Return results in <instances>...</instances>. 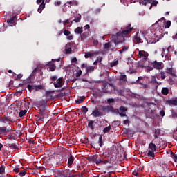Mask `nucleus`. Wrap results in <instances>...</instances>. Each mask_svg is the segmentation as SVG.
Segmentation results:
<instances>
[{
	"label": "nucleus",
	"instance_id": "61",
	"mask_svg": "<svg viewBox=\"0 0 177 177\" xmlns=\"http://www.w3.org/2000/svg\"><path fill=\"white\" fill-rule=\"evenodd\" d=\"M119 115L120 116V117H127V113H122V112H119Z\"/></svg>",
	"mask_w": 177,
	"mask_h": 177
},
{
	"label": "nucleus",
	"instance_id": "62",
	"mask_svg": "<svg viewBox=\"0 0 177 177\" xmlns=\"http://www.w3.org/2000/svg\"><path fill=\"white\" fill-rule=\"evenodd\" d=\"M160 114L161 117H164V115H165V111L164 110H162Z\"/></svg>",
	"mask_w": 177,
	"mask_h": 177
},
{
	"label": "nucleus",
	"instance_id": "24",
	"mask_svg": "<svg viewBox=\"0 0 177 177\" xmlns=\"http://www.w3.org/2000/svg\"><path fill=\"white\" fill-rule=\"evenodd\" d=\"M160 133H161V131L159 129L155 130L154 135H153L155 139H158V136H160Z\"/></svg>",
	"mask_w": 177,
	"mask_h": 177
},
{
	"label": "nucleus",
	"instance_id": "50",
	"mask_svg": "<svg viewBox=\"0 0 177 177\" xmlns=\"http://www.w3.org/2000/svg\"><path fill=\"white\" fill-rule=\"evenodd\" d=\"M13 171L16 172V174H19V172H20V169L18 166H15V167L13 169Z\"/></svg>",
	"mask_w": 177,
	"mask_h": 177
},
{
	"label": "nucleus",
	"instance_id": "34",
	"mask_svg": "<svg viewBox=\"0 0 177 177\" xmlns=\"http://www.w3.org/2000/svg\"><path fill=\"white\" fill-rule=\"evenodd\" d=\"M94 70H95V67L90 66L86 68V73H92V71H94Z\"/></svg>",
	"mask_w": 177,
	"mask_h": 177
},
{
	"label": "nucleus",
	"instance_id": "54",
	"mask_svg": "<svg viewBox=\"0 0 177 177\" xmlns=\"http://www.w3.org/2000/svg\"><path fill=\"white\" fill-rule=\"evenodd\" d=\"M165 60H169L171 59V54H166L165 56Z\"/></svg>",
	"mask_w": 177,
	"mask_h": 177
},
{
	"label": "nucleus",
	"instance_id": "13",
	"mask_svg": "<svg viewBox=\"0 0 177 177\" xmlns=\"http://www.w3.org/2000/svg\"><path fill=\"white\" fill-rule=\"evenodd\" d=\"M166 73L167 74H171L172 77H176V72H175L172 68H167Z\"/></svg>",
	"mask_w": 177,
	"mask_h": 177
},
{
	"label": "nucleus",
	"instance_id": "16",
	"mask_svg": "<svg viewBox=\"0 0 177 177\" xmlns=\"http://www.w3.org/2000/svg\"><path fill=\"white\" fill-rule=\"evenodd\" d=\"M73 162H74V157L73 156V154L70 153V156L68 159V167H71V165H73Z\"/></svg>",
	"mask_w": 177,
	"mask_h": 177
},
{
	"label": "nucleus",
	"instance_id": "28",
	"mask_svg": "<svg viewBox=\"0 0 177 177\" xmlns=\"http://www.w3.org/2000/svg\"><path fill=\"white\" fill-rule=\"evenodd\" d=\"M98 143H99L100 147H102L103 146V136H100Z\"/></svg>",
	"mask_w": 177,
	"mask_h": 177
},
{
	"label": "nucleus",
	"instance_id": "63",
	"mask_svg": "<svg viewBox=\"0 0 177 177\" xmlns=\"http://www.w3.org/2000/svg\"><path fill=\"white\" fill-rule=\"evenodd\" d=\"M93 45H95V46L99 45V41L93 40Z\"/></svg>",
	"mask_w": 177,
	"mask_h": 177
},
{
	"label": "nucleus",
	"instance_id": "1",
	"mask_svg": "<svg viewBox=\"0 0 177 177\" xmlns=\"http://www.w3.org/2000/svg\"><path fill=\"white\" fill-rule=\"evenodd\" d=\"M132 31H133V28L131 27V24H129L126 27L123 28L122 30L118 32L115 35H112V40L103 45L104 50L115 52L117 50L115 46L120 45V44H124L125 42V37H128Z\"/></svg>",
	"mask_w": 177,
	"mask_h": 177
},
{
	"label": "nucleus",
	"instance_id": "19",
	"mask_svg": "<svg viewBox=\"0 0 177 177\" xmlns=\"http://www.w3.org/2000/svg\"><path fill=\"white\" fill-rule=\"evenodd\" d=\"M27 88H28L29 92H30V93L32 92V91H37L36 86L28 84Z\"/></svg>",
	"mask_w": 177,
	"mask_h": 177
},
{
	"label": "nucleus",
	"instance_id": "11",
	"mask_svg": "<svg viewBox=\"0 0 177 177\" xmlns=\"http://www.w3.org/2000/svg\"><path fill=\"white\" fill-rule=\"evenodd\" d=\"M62 177H69L71 176V171L70 170H64L61 172Z\"/></svg>",
	"mask_w": 177,
	"mask_h": 177
},
{
	"label": "nucleus",
	"instance_id": "32",
	"mask_svg": "<svg viewBox=\"0 0 177 177\" xmlns=\"http://www.w3.org/2000/svg\"><path fill=\"white\" fill-rule=\"evenodd\" d=\"M3 174H5V166L1 165L0 167V175H3Z\"/></svg>",
	"mask_w": 177,
	"mask_h": 177
},
{
	"label": "nucleus",
	"instance_id": "55",
	"mask_svg": "<svg viewBox=\"0 0 177 177\" xmlns=\"http://www.w3.org/2000/svg\"><path fill=\"white\" fill-rule=\"evenodd\" d=\"M9 147H12V149H17L16 144H11L10 145H9Z\"/></svg>",
	"mask_w": 177,
	"mask_h": 177
},
{
	"label": "nucleus",
	"instance_id": "60",
	"mask_svg": "<svg viewBox=\"0 0 177 177\" xmlns=\"http://www.w3.org/2000/svg\"><path fill=\"white\" fill-rule=\"evenodd\" d=\"M153 70H154V66H147V71H151Z\"/></svg>",
	"mask_w": 177,
	"mask_h": 177
},
{
	"label": "nucleus",
	"instance_id": "45",
	"mask_svg": "<svg viewBox=\"0 0 177 177\" xmlns=\"http://www.w3.org/2000/svg\"><path fill=\"white\" fill-rule=\"evenodd\" d=\"M82 74V71H81V69H80L77 72H76V77L78 78L80 77H81V75Z\"/></svg>",
	"mask_w": 177,
	"mask_h": 177
},
{
	"label": "nucleus",
	"instance_id": "25",
	"mask_svg": "<svg viewBox=\"0 0 177 177\" xmlns=\"http://www.w3.org/2000/svg\"><path fill=\"white\" fill-rule=\"evenodd\" d=\"M94 122H95L93 120H89L88 122V128H91V129H95V127H93Z\"/></svg>",
	"mask_w": 177,
	"mask_h": 177
},
{
	"label": "nucleus",
	"instance_id": "17",
	"mask_svg": "<svg viewBox=\"0 0 177 177\" xmlns=\"http://www.w3.org/2000/svg\"><path fill=\"white\" fill-rule=\"evenodd\" d=\"M167 103L171 106H177V97L167 100Z\"/></svg>",
	"mask_w": 177,
	"mask_h": 177
},
{
	"label": "nucleus",
	"instance_id": "7",
	"mask_svg": "<svg viewBox=\"0 0 177 177\" xmlns=\"http://www.w3.org/2000/svg\"><path fill=\"white\" fill-rule=\"evenodd\" d=\"M99 55V51H90L84 53L85 59H89V57H95Z\"/></svg>",
	"mask_w": 177,
	"mask_h": 177
},
{
	"label": "nucleus",
	"instance_id": "52",
	"mask_svg": "<svg viewBox=\"0 0 177 177\" xmlns=\"http://www.w3.org/2000/svg\"><path fill=\"white\" fill-rule=\"evenodd\" d=\"M129 49V46H124L122 48V50H123V52H127V50H128Z\"/></svg>",
	"mask_w": 177,
	"mask_h": 177
},
{
	"label": "nucleus",
	"instance_id": "27",
	"mask_svg": "<svg viewBox=\"0 0 177 177\" xmlns=\"http://www.w3.org/2000/svg\"><path fill=\"white\" fill-rule=\"evenodd\" d=\"M110 129H111V126H107L103 129L104 133H109V132H110Z\"/></svg>",
	"mask_w": 177,
	"mask_h": 177
},
{
	"label": "nucleus",
	"instance_id": "26",
	"mask_svg": "<svg viewBox=\"0 0 177 177\" xmlns=\"http://www.w3.org/2000/svg\"><path fill=\"white\" fill-rule=\"evenodd\" d=\"M26 113H27V110H21L19 113V117L21 118V117H24V115H26Z\"/></svg>",
	"mask_w": 177,
	"mask_h": 177
},
{
	"label": "nucleus",
	"instance_id": "3",
	"mask_svg": "<svg viewBox=\"0 0 177 177\" xmlns=\"http://www.w3.org/2000/svg\"><path fill=\"white\" fill-rule=\"evenodd\" d=\"M149 148L151 150L148 151L149 157H155L156 155L154 154V153L157 151V145H156V144L153 142H150L149 145Z\"/></svg>",
	"mask_w": 177,
	"mask_h": 177
},
{
	"label": "nucleus",
	"instance_id": "58",
	"mask_svg": "<svg viewBox=\"0 0 177 177\" xmlns=\"http://www.w3.org/2000/svg\"><path fill=\"white\" fill-rule=\"evenodd\" d=\"M44 120H45V117L41 115L38 117V121H44Z\"/></svg>",
	"mask_w": 177,
	"mask_h": 177
},
{
	"label": "nucleus",
	"instance_id": "6",
	"mask_svg": "<svg viewBox=\"0 0 177 177\" xmlns=\"http://www.w3.org/2000/svg\"><path fill=\"white\" fill-rule=\"evenodd\" d=\"M41 106H41L39 109V114H40V115L41 117H44L45 118V115H46V102L44 103V104H39V107Z\"/></svg>",
	"mask_w": 177,
	"mask_h": 177
},
{
	"label": "nucleus",
	"instance_id": "20",
	"mask_svg": "<svg viewBox=\"0 0 177 177\" xmlns=\"http://www.w3.org/2000/svg\"><path fill=\"white\" fill-rule=\"evenodd\" d=\"M84 100H85V96H82L75 100V103L77 104H81V103H84Z\"/></svg>",
	"mask_w": 177,
	"mask_h": 177
},
{
	"label": "nucleus",
	"instance_id": "14",
	"mask_svg": "<svg viewBox=\"0 0 177 177\" xmlns=\"http://www.w3.org/2000/svg\"><path fill=\"white\" fill-rule=\"evenodd\" d=\"M71 52H73V50H71V47L70 46V44H67L65 46V53H66V55H70V54H71Z\"/></svg>",
	"mask_w": 177,
	"mask_h": 177
},
{
	"label": "nucleus",
	"instance_id": "2",
	"mask_svg": "<svg viewBox=\"0 0 177 177\" xmlns=\"http://www.w3.org/2000/svg\"><path fill=\"white\" fill-rule=\"evenodd\" d=\"M103 107H106V106L105 105L100 106V110H101V111L98 109H95V110H93L92 111L93 117H94L95 118H97V117H103V115H106V114H107L106 111H104Z\"/></svg>",
	"mask_w": 177,
	"mask_h": 177
},
{
	"label": "nucleus",
	"instance_id": "49",
	"mask_svg": "<svg viewBox=\"0 0 177 177\" xmlns=\"http://www.w3.org/2000/svg\"><path fill=\"white\" fill-rule=\"evenodd\" d=\"M42 89H44V86H42V85L36 86V91H42Z\"/></svg>",
	"mask_w": 177,
	"mask_h": 177
},
{
	"label": "nucleus",
	"instance_id": "18",
	"mask_svg": "<svg viewBox=\"0 0 177 177\" xmlns=\"http://www.w3.org/2000/svg\"><path fill=\"white\" fill-rule=\"evenodd\" d=\"M37 71H38V68H35L33 70L32 73L30 74V75L28 77V83L31 82V77H34L35 75V74L37 73Z\"/></svg>",
	"mask_w": 177,
	"mask_h": 177
},
{
	"label": "nucleus",
	"instance_id": "38",
	"mask_svg": "<svg viewBox=\"0 0 177 177\" xmlns=\"http://www.w3.org/2000/svg\"><path fill=\"white\" fill-rule=\"evenodd\" d=\"M2 122H5L6 121H9L10 122H13V120H12V118H9L8 117H6L5 118L1 120Z\"/></svg>",
	"mask_w": 177,
	"mask_h": 177
},
{
	"label": "nucleus",
	"instance_id": "37",
	"mask_svg": "<svg viewBox=\"0 0 177 177\" xmlns=\"http://www.w3.org/2000/svg\"><path fill=\"white\" fill-rule=\"evenodd\" d=\"M139 56H143V57H147V53H144L143 51L138 52Z\"/></svg>",
	"mask_w": 177,
	"mask_h": 177
},
{
	"label": "nucleus",
	"instance_id": "51",
	"mask_svg": "<svg viewBox=\"0 0 177 177\" xmlns=\"http://www.w3.org/2000/svg\"><path fill=\"white\" fill-rule=\"evenodd\" d=\"M26 171L24 170V171H20L19 175V176L23 177V176H26Z\"/></svg>",
	"mask_w": 177,
	"mask_h": 177
},
{
	"label": "nucleus",
	"instance_id": "33",
	"mask_svg": "<svg viewBox=\"0 0 177 177\" xmlns=\"http://www.w3.org/2000/svg\"><path fill=\"white\" fill-rule=\"evenodd\" d=\"M8 24H15V17H11L10 19L7 21Z\"/></svg>",
	"mask_w": 177,
	"mask_h": 177
},
{
	"label": "nucleus",
	"instance_id": "53",
	"mask_svg": "<svg viewBox=\"0 0 177 177\" xmlns=\"http://www.w3.org/2000/svg\"><path fill=\"white\" fill-rule=\"evenodd\" d=\"M102 162H103V160H102V159L98 158L97 159V161L95 162V164H97V165H99V164H102Z\"/></svg>",
	"mask_w": 177,
	"mask_h": 177
},
{
	"label": "nucleus",
	"instance_id": "64",
	"mask_svg": "<svg viewBox=\"0 0 177 177\" xmlns=\"http://www.w3.org/2000/svg\"><path fill=\"white\" fill-rule=\"evenodd\" d=\"M8 138L10 140L15 139V136H13V135H8Z\"/></svg>",
	"mask_w": 177,
	"mask_h": 177
},
{
	"label": "nucleus",
	"instance_id": "12",
	"mask_svg": "<svg viewBox=\"0 0 177 177\" xmlns=\"http://www.w3.org/2000/svg\"><path fill=\"white\" fill-rule=\"evenodd\" d=\"M46 66H48L50 71H55V70H56V65L55 64H52V62H48Z\"/></svg>",
	"mask_w": 177,
	"mask_h": 177
},
{
	"label": "nucleus",
	"instance_id": "47",
	"mask_svg": "<svg viewBox=\"0 0 177 177\" xmlns=\"http://www.w3.org/2000/svg\"><path fill=\"white\" fill-rule=\"evenodd\" d=\"M171 155L172 156L174 162H176V161H177V155L174 153V152H171Z\"/></svg>",
	"mask_w": 177,
	"mask_h": 177
},
{
	"label": "nucleus",
	"instance_id": "23",
	"mask_svg": "<svg viewBox=\"0 0 177 177\" xmlns=\"http://www.w3.org/2000/svg\"><path fill=\"white\" fill-rule=\"evenodd\" d=\"M81 15H78L76 17H75V19H73V21H75V23H80V21H81Z\"/></svg>",
	"mask_w": 177,
	"mask_h": 177
},
{
	"label": "nucleus",
	"instance_id": "36",
	"mask_svg": "<svg viewBox=\"0 0 177 177\" xmlns=\"http://www.w3.org/2000/svg\"><path fill=\"white\" fill-rule=\"evenodd\" d=\"M160 77H161V80H165V78H167V75H165V72H164L163 71H161Z\"/></svg>",
	"mask_w": 177,
	"mask_h": 177
},
{
	"label": "nucleus",
	"instance_id": "10",
	"mask_svg": "<svg viewBox=\"0 0 177 177\" xmlns=\"http://www.w3.org/2000/svg\"><path fill=\"white\" fill-rule=\"evenodd\" d=\"M12 129H7L6 127H0V135H3V133H8V132H12Z\"/></svg>",
	"mask_w": 177,
	"mask_h": 177
},
{
	"label": "nucleus",
	"instance_id": "56",
	"mask_svg": "<svg viewBox=\"0 0 177 177\" xmlns=\"http://www.w3.org/2000/svg\"><path fill=\"white\" fill-rule=\"evenodd\" d=\"M151 4H152L153 6H157V5H158V1H153Z\"/></svg>",
	"mask_w": 177,
	"mask_h": 177
},
{
	"label": "nucleus",
	"instance_id": "48",
	"mask_svg": "<svg viewBox=\"0 0 177 177\" xmlns=\"http://www.w3.org/2000/svg\"><path fill=\"white\" fill-rule=\"evenodd\" d=\"M64 34L66 35V37H68V35L71 34V32L68 30L65 29L64 30Z\"/></svg>",
	"mask_w": 177,
	"mask_h": 177
},
{
	"label": "nucleus",
	"instance_id": "31",
	"mask_svg": "<svg viewBox=\"0 0 177 177\" xmlns=\"http://www.w3.org/2000/svg\"><path fill=\"white\" fill-rule=\"evenodd\" d=\"M119 110L120 113H125V111H128V109H127L125 106H120L119 108Z\"/></svg>",
	"mask_w": 177,
	"mask_h": 177
},
{
	"label": "nucleus",
	"instance_id": "46",
	"mask_svg": "<svg viewBox=\"0 0 177 177\" xmlns=\"http://www.w3.org/2000/svg\"><path fill=\"white\" fill-rule=\"evenodd\" d=\"M115 102V100L113 98H109L107 100L108 104H111V103H114Z\"/></svg>",
	"mask_w": 177,
	"mask_h": 177
},
{
	"label": "nucleus",
	"instance_id": "43",
	"mask_svg": "<svg viewBox=\"0 0 177 177\" xmlns=\"http://www.w3.org/2000/svg\"><path fill=\"white\" fill-rule=\"evenodd\" d=\"M118 64V60L113 61L111 63V67H115Z\"/></svg>",
	"mask_w": 177,
	"mask_h": 177
},
{
	"label": "nucleus",
	"instance_id": "42",
	"mask_svg": "<svg viewBox=\"0 0 177 177\" xmlns=\"http://www.w3.org/2000/svg\"><path fill=\"white\" fill-rule=\"evenodd\" d=\"M171 27V21H167L165 25V28H169Z\"/></svg>",
	"mask_w": 177,
	"mask_h": 177
},
{
	"label": "nucleus",
	"instance_id": "29",
	"mask_svg": "<svg viewBox=\"0 0 177 177\" xmlns=\"http://www.w3.org/2000/svg\"><path fill=\"white\" fill-rule=\"evenodd\" d=\"M134 39L137 42H140V41H142V39L140 38V37H139V32L136 33V35L134 37Z\"/></svg>",
	"mask_w": 177,
	"mask_h": 177
},
{
	"label": "nucleus",
	"instance_id": "57",
	"mask_svg": "<svg viewBox=\"0 0 177 177\" xmlns=\"http://www.w3.org/2000/svg\"><path fill=\"white\" fill-rule=\"evenodd\" d=\"M171 50H174V46H169L167 48V52H171Z\"/></svg>",
	"mask_w": 177,
	"mask_h": 177
},
{
	"label": "nucleus",
	"instance_id": "30",
	"mask_svg": "<svg viewBox=\"0 0 177 177\" xmlns=\"http://www.w3.org/2000/svg\"><path fill=\"white\" fill-rule=\"evenodd\" d=\"M98 158H99V156L94 155L93 157L91 158V161H93L94 162H96Z\"/></svg>",
	"mask_w": 177,
	"mask_h": 177
},
{
	"label": "nucleus",
	"instance_id": "15",
	"mask_svg": "<svg viewBox=\"0 0 177 177\" xmlns=\"http://www.w3.org/2000/svg\"><path fill=\"white\" fill-rule=\"evenodd\" d=\"M44 9H45V0H43L41 3L39 5V6L37 9V12L39 13H42V11L44 10Z\"/></svg>",
	"mask_w": 177,
	"mask_h": 177
},
{
	"label": "nucleus",
	"instance_id": "22",
	"mask_svg": "<svg viewBox=\"0 0 177 177\" xmlns=\"http://www.w3.org/2000/svg\"><path fill=\"white\" fill-rule=\"evenodd\" d=\"M162 95H165V96H167L169 93V89L167 87H164L162 88Z\"/></svg>",
	"mask_w": 177,
	"mask_h": 177
},
{
	"label": "nucleus",
	"instance_id": "35",
	"mask_svg": "<svg viewBox=\"0 0 177 177\" xmlns=\"http://www.w3.org/2000/svg\"><path fill=\"white\" fill-rule=\"evenodd\" d=\"M68 3H69V5H71L72 6H77V5H78V1H69L68 2Z\"/></svg>",
	"mask_w": 177,
	"mask_h": 177
},
{
	"label": "nucleus",
	"instance_id": "40",
	"mask_svg": "<svg viewBox=\"0 0 177 177\" xmlns=\"http://www.w3.org/2000/svg\"><path fill=\"white\" fill-rule=\"evenodd\" d=\"M151 84H157L158 85H160L161 82H158L157 80H156V77H153L152 80H151Z\"/></svg>",
	"mask_w": 177,
	"mask_h": 177
},
{
	"label": "nucleus",
	"instance_id": "21",
	"mask_svg": "<svg viewBox=\"0 0 177 177\" xmlns=\"http://www.w3.org/2000/svg\"><path fill=\"white\" fill-rule=\"evenodd\" d=\"M83 28L82 27H77V28H76L75 29V34H80V35H81V34H82V32H83Z\"/></svg>",
	"mask_w": 177,
	"mask_h": 177
},
{
	"label": "nucleus",
	"instance_id": "5",
	"mask_svg": "<svg viewBox=\"0 0 177 177\" xmlns=\"http://www.w3.org/2000/svg\"><path fill=\"white\" fill-rule=\"evenodd\" d=\"M152 66L156 70H162L164 68V63L162 62H157V60L153 61L151 62Z\"/></svg>",
	"mask_w": 177,
	"mask_h": 177
},
{
	"label": "nucleus",
	"instance_id": "8",
	"mask_svg": "<svg viewBox=\"0 0 177 177\" xmlns=\"http://www.w3.org/2000/svg\"><path fill=\"white\" fill-rule=\"evenodd\" d=\"M63 78L59 77L57 80V82H54V86L55 88H62L63 86Z\"/></svg>",
	"mask_w": 177,
	"mask_h": 177
},
{
	"label": "nucleus",
	"instance_id": "44",
	"mask_svg": "<svg viewBox=\"0 0 177 177\" xmlns=\"http://www.w3.org/2000/svg\"><path fill=\"white\" fill-rule=\"evenodd\" d=\"M81 110L82 113H84V114H86V112L88 111V108L86 106H82Z\"/></svg>",
	"mask_w": 177,
	"mask_h": 177
},
{
	"label": "nucleus",
	"instance_id": "4",
	"mask_svg": "<svg viewBox=\"0 0 177 177\" xmlns=\"http://www.w3.org/2000/svg\"><path fill=\"white\" fill-rule=\"evenodd\" d=\"M104 111H106V114L109 113H114L115 114H120V110L118 109H114L113 106H103Z\"/></svg>",
	"mask_w": 177,
	"mask_h": 177
},
{
	"label": "nucleus",
	"instance_id": "39",
	"mask_svg": "<svg viewBox=\"0 0 177 177\" xmlns=\"http://www.w3.org/2000/svg\"><path fill=\"white\" fill-rule=\"evenodd\" d=\"M153 2V0H143L142 1V5H147V3H151Z\"/></svg>",
	"mask_w": 177,
	"mask_h": 177
},
{
	"label": "nucleus",
	"instance_id": "9",
	"mask_svg": "<svg viewBox=\"0 0 177 177\" xmlns=\"http://www.w3.org/2000/svg\"><path fill=\"white\" fill-rule=\"evenodd\" d=\"M55 164H56V165H62V164H63V157H62V156H55Z\"/></svg>",
	"mask_w": 177,
	"mask_h": 177
},
{
	"label": "nucleus",
	"instance_id": "41",
	"mask_svg": "<svg viewBox=\"0 0 177 177\" xmlns=\"http://www.w3.org/2000/svg\"><path fill=\"white\" fill-rule=\"evenodd\" d=\"M120 81H127V75H121Z\"/></svg>",
	"mask_w": 177,
	"mask_h": 177
},
{
	"label": "nucleus",
	"instance_id": "59",
	"mask_svg": "<svg viewBox=\"0 0 177 177\" xmlns=\"http://www.w3.org/2000/svg\"><path fill=\"white\" fill-rule=\"evenodd\" d=\"M21 93H23V92L21 91H19L15 92V96H19V95H21Z\"/></svg>",
	"mask_w": 177,
	"mask_h": 177
}]
</instances>
